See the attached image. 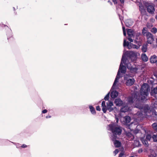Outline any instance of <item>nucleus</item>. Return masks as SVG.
Segmentation results:
<instances>
[{"label":"nucleus","instance_id":"obj_48","mask_svg":"<svg viewBox=\"0 0 157 157\" xmlns=\"http://www.w3.org/2000/svg\"><path fill=\"white\" fill-rule=\"evenodd\" d=\"M143 11H144V10L142 9V10H141V11L142 12Z\"/></svg>","mask_w":157,"mask_h":157},{"label":"nucleus","instance_id":"obj_39","mask_svg":"<svg viewBox=\"0 0 157 157\" xmlns=\"http://www.w3.org/2000/svg\"><path fill=\"white\" fill-rule=\"evenodd\" d=\"M123 155V153H121L119 155V157H121Z\"/></svg>","mask_w":157,"mask_h":157},{"label":"nucleus","instance_id":"obj_37","mask_svg":"<svg viewBox=\"0 0 157 157\" xmlns=\"http://www.w3.org/2000/svg\"><path fill=\"white\" fill-rule=\"evenodd\" d=\"M150 20L152 22H154L155 21V19L153 18H151V19Z\"/></svg>","mask_w":157,"mask_h":157},{"label":"nucleus","instance_id":"obj_19","mask_svg":"<svg viewBox=\"0 0 157 157\" xmlns=\"http://www.w3.org/2000/svg\"><path fill=\"white\" fill-rule=\"evenodd\" d=\"M114 144L116 147H119L121 146L120 142L117 140L114 141Z\"/></svg>","mask_w":157,"mask_h":157},{"label":"nucleus","instance_id":"obj_17","mask_svg":"<svg viewBox=\"0 0 157 157\" xmlns=\"http://www.w3.org/2000/svg\"><path fill=\"white\" fill-rule=\"evenodd\" d=\"M129 105H127V106H124L121 109V111L123 112H127L129 109Z\"/></svg>","mask_w":157,"mask_h":157},{"label":"nucleus","instance_id":"obj_15","mask_svg":"<svg viewBox=\"0 0 157 157\" xmlns=\"http://www.w3.org/2000/svg\"><path fill=\"white\" fill-rule=\"evenodd\" d=\"M133 24V22L131 20H127L125 22V24L126 26L129 27L131 26Z\"/></svg>","mask_w":157,"mask_h":157},{"label":"nucleus","instance_id":"obj_47","mask_svg":"<svg viewBox=\"0 0 157 157\" xmlns=\"http://www.w3.org/2000/svg\"><path fill=\"white\" fill-rule=\"evenodd\" d=\"M50 117H51V116H47L46 117V118H50Z\"/></svg>","mask_w":157,"mask_h":157},{"label":"nucleus","instance_id":"obj_38","mask_svg":"<svg viewBox=\"0 0 157 157\" xmlns=\"http://www.w3.org/2000/svg\"><path fill=\"white\" fill-rule=\"evenodd\" d=\"M47 112V110L46 109H44L42 111V113H45Z\"/></svg>","mask_w":157,"mask_h":157},{"label":"nucleus","instance_id":"obj_34","mask_svg":"<svg viewBox=\"0 0 157 157\" xmlns=\"http://www.w3.org/2000/svg\"><path fill=\"white\" fill-rule=\"evenodd\" d=\"M118 152V150L117 149H116L115 150V151H114V153L115 154V155H116L117 154Z\"/></svg>","mask_w":157,"mask_h":157},{"label":"nucleus","instance_id":"obj_40","mask_svg":"<svg viewBox=\"0 0 157 157\" xmlns=\"http://www.w3.org/2000/svg\"><path fill=\"white\" fill-rule=\"evenodd\" d=\"M113 1L115 4H116L117 3V0H113Z\"/></svg>","mask_w":157,"mask_h":157},{"label":"nucleus","instance_id":"obj_26","mask_svg":"<svg viewBox=\"0 0 157 157\" xmlns=\"http://www.w3.org/2000/svg\"><path fill=\"white\" fill-rule=\"evenodd\" d=\"M151 138V136L150 135L148 134L147 135L146 139L147 141H150Z\"/></svg>","mask_w":157,"mask_h":157},{"label":"nucleus","instance_id":"obj_46","mask_svg":"<svg viewBox=\"0 0 157 157\" xmlns=\"http://www.w3.org/2000/svg\"><path fill=\"white\" fill-rule=\"evenodd\" d=\"M155 18L157 20V14L155 16Z\"/></svg>","mask_w":157,"mask_h":157},{"label":"nucleus","instance_id":"obj_43","mask_svg":"<svg viewBox=\"0 0 157 157\" xmlns=\"http://www.w3.org/2000/svg\"><path fill=\"white\" fill-rule=\"evenodd\" d=\"M120 0L121 3H124V0Z\"/></svg>","mask_w":157,"mask_h":157},{"label":"nucleus","instance_id":"obj_5","mask_svg":"<svg viewBox=\"0 0 157 157\" xmlns=\"http://www.w3.org/2000/svg\"><path fill=\"white\" fill-rule=\"evenodd\" d=\"M127 46L129 49L133 48H134L138 49L139 47L133 44L129 43L128 42H126L125 40H124V46L125 47Z\"/></svg>","mask_w":157,"mask_h":157},{"label":"nucleus","instance_id":"obj_29","mask_svg":"<svg viewBox=\"0 0 157 157\" xmlns=\"http://www.w3.org/2000/svg\"><path fill=\"white\" fill-rule=\"evenodd\" d=\"M147 33V28H144L142 30V33L143 35Z\"/></svg>","mask_w":157,"mask_h":157},{"label":"nucleus","instance_id":"obj_24","mask_svg":"<svg viewBox=\"0 0 157 157\" xmlns=\"http://www.w3.org/2000/svg\"><path fill=\"white\" fill-rule=\"evenodd\" d=\"M152 137L154 141L157 142V134L153 135Z\"/></svg>","mask_w":157,"mask_h":157},{"label":"nucleus","instance_id":"obj_36","mask_svg":"<svg viewBox=\"0 0 157 157\" xmlns=\"http://www.w3.org/2000/svg\"><path fill=\"white\" fill-rule=\"evenodd\" d=\"M96 109L97 110L100 111L101 110V108L100 107L98 106H97L96 108Z\"/></svg>","mask_w":157,"mask_h":157},{"label":"nucleus","instance_id":"obj_3","mask_svg":"<svg viewBox=\"0 0 157 157\" xmlns=\"http://www.w3.org/2000/svg\"><path fill=\"white\" fill-rule=\"evenodd\" d=\"M109 129L114 134V139H116L117 136L115 135H120L122 132V129L121 127L115 124L114 123H112L109 125Z\"/></svg>","mask_w":157,"mask_h":157},{"label":"nucleus","instance_id":"obj_30","mask_svg":"<svg viewBox=\"0 0 157 157\" xmlns=\"http://www.w3.org/2000/svg\"><path fill=\"white\" fill-rule=\"evenodd\" d=\"M157 31V29L155 28H153L151 29V31L152 33H155Z\"/></svg>","mask_w":157,"mask_h":157},{"label":"nucleus","instance_id":"obj_1","mask_svg":"<svg viewBox=\"0 0 157 157\" xmlns=\"http://www.w3.org/2000/svg\"><path fill=\"white\" fill-rule=\"evenodd\" d=\"M123 63H124L125 65H128L127 60L126 59L124 55L122 56L117 74L112 86V90L117 89L118 88L117 83L118 80L121 77L120 75V72L123 73H124L126 72V67L125 66L122 65Z\"/></svg>","mask_w":157,"mask_h":157},{"label":"nucleus","instance_id":"obj_10","mask_svg":"<svg viewBox=\"0 0 157 157\" xmlns=\"http://www.w3.org/2000/svg\"><path fill=\"white\" fill-rule=\"evenodd\" d=\"M114 103L116 106H120L123 104V102L120 99H116L114 101Z\"/></svg>","mask_w":157,"mask_h":157},{"label":"nucleus","instance_id":"obj_45","mask_svg":"<svg viewBox=\"0 0 157 157\" xmlns=\"http://www.w3.org/2000/svg\"><path fill=\"white\" fill-rule=\"evenodd\" d=\"M142 151V150L141 149L139 150L138 151L139 152H141Z\"/></svg>","mask_w":157,"mask_h":157},{"label":"nucleus","instance_id":"obj_49","mask_svg":"<svg viewBox=\"0 0 157 157\" xmlns=\"http://www.w3.org/2000/svg\"><path fill=\"white\" fill-rule=\"evenodd\" d=\"M118 120L117 119V122H118Z\"/></svg>","mask_w":157,"mask_h":157},{"label":"nucleus","instance_id":"obj_31","mask_svg":"<svg viewBox=\"0 0 157 157\" xmlns=\"http://www.w3.org/2000/svg\"><path fill=\"white\" fill-rule=\"evenodd\" d=\"M109 94H108L106 95L105 96L104 98V99L105 100H108L109 99Z\"/></svg>","mask_w":157,"mask_h":157},{"label":"nucleus","instance_id":"obj_51","mask_svg":"<svg viewBox=\"0 0 157 157\" xmlns=\"http://www.w3.org/2000/svg\"><path fill=\"white\" fill-rule=\"evenodd\" d=\"M130 157H134L133 156H130Z\"/></svg>","mask_w":157,"mask_h":157},{"label":"nucleus","instance_id":"obj_18","mask_svg":"<svg viewBox=\"0 0 157 157\" xmlns=\"http://www.w3.org/2000/svg\"><path fill=\"white\" fill-rule=\"evenodd\" d=\"M141 58L143 61L146 62L148 59V58L145 54L143 53L142 54Z\"/></svg>","mask_w":157,"mask_h":157},{"label":"nucleus","instance_id":"obj_16","mask_svg":"<svg viewBox=\"0 0 157 157\" xmlns=\"http://www.w3.org/2000/svg\"><path fill=\"white\" fill-rule=\"evenodd\" d=\"M151 95L153 96H155V95L157 94V87L154 88L151 90Z\"/></svg>","mask_w":157,"mask_h":157},{"label":"nucleus","instance_id":"obj_13","mask_svg":"<svg viewBox=\"0 0 157 157\" xmlns=\"http://www.w3.org/2000/svg\"><path fill=\"white\" fill-rule=\"evenodd\" d=\"M101 107L102 108V110L104 113H105L107 110V106L105 105V102L103 101L101 104Z\"/></svg>","mask_w":157,"mask_h":157},{"label":"nucleus","instance_id":"obj_35","mask_svg":"<svg viewBox=\"0 0 157 157\" xmlns=\"http://www.w3.org/2000/svg\"><path fill=\"white\" fill-rule=\"evenodd\" d=\"M149 157H157V155L155 154L154 155H151L149 156Z\"/></svg>","mask_w":157,"mask_h":157},{"label":"nucleus","instance_id":"obj_42","mask_svg":"<svg viewBox=\"0 0 157 157\" xmlns=\"http://www.w3.org/2000/svg\"><path fill=\"white\" fill-rule=\"evenodd\" d=\"M137 96H136V95H134V98H133V99H134V101H135V100L137 98Z\"/></svg>","mask_w":157,"mask_h":157},{"label":"nucleus","instance_id":"obj_8","mask_svg":"<svg viewBox=\"0 0 157 157\" xmlns=\"http://www.w3.org/2000/svg\"><path fill=\"white\" fill-rule=\"evenodd\" d=\"M127 33L129 37L128 38V40L131 42H132L133 40L131 38L133 36L134 32L131 29H128L127 31Z\"/></svg>","mask_w":157,"mask_h":157},{"label":"nucleus","instance_id":"obj_9","mask_svg":"<svg viewBox=\"0 0 157 157\" xmlns=\"http://www.w3.org/2000/svg\"><path fill=\"white\" fill-rule=\"evenodd\" d=\"M107 109L109 110L110 112L113 109V108L112 106L113 105V102L111 101H109L108 103H107Z\"/></svg>","mask_w":157,"mask_h":157},{"label":"nucleus","instance_id":"obj_32","mask_svg":"<svg viewBox=\"0 0 157 157\" xmlns=\"http://www.w3.org/2000/svg\"><path fill=\"white\" fill-rule=\"evenodd\" d=\"M123 31L124 35V36H126V32L125 31V28L124 27H123Z\"/></svg>","mask_w":157,"mask_h":157},{"label":"nucleus","instance_id":"obj_7","mask_svg":"<svg viewBox=\"0 0 157 157\" xmlns=\"http://www.w3.org/2000/svg\"><path fill=\"white\" fill-rule=\"evenodd\" d=\"M147 37V42L150 44H151L153 41V38L152 35L150 33H147L146 34Z\"/></svg>","mask_w":157,"mask_h":157},{"label":"nucleus","instance_id":"obj_22","mask_svg":"<svg viewBox=\"0 0 157 157\" xmlns=\"http://www.w3.org/2000/svg\"><path fill=\"white\" fill-rule=\"evenodd\" d=\"M129 69H130V70L132 72H136L137 71V69L136 68H134V67H129Z\"/></svg>","mask_w":157,"mask_h":157},{"label":"nucleus","instance_id":"obj_25","mask_svg":"<svg viewBox=\"0 0 157 157\" xmlns=\"http://www.w3.org/2000/svg\"><path fill=\"white\" fill-rule=\"evenodd\" d=\"M152 126L154 129L157 131V124L154 123L152 124Z\"/></svg>","mask_w":157,"mask_h":157},{"label":"nucleus","instance_id":"obj_4","mask_svg":"<svg viewBox=\"0 0 157 157\" xmlns=\"http://www.w3.org/2000/svg\"><path fill=\"white\" fill-rule=\"evenodd\" d=\"M145 5L147 7V10L148 13L151 14L154 13L155 5L154 4L152 3H147Z\"/></svg>","mask_w":157,"mask_h":157},{"label":"nucleus","instance_id":"obj_12","mask_svg":"<svg viewBox=\"0 0 157 157\" xmlns=\"http://www.w3.org/2000/svg\"><path fill=\"white\" fill-rule=\"evenodd\" d=\"M118 95V92L115 90L112 91L111 93V96L112 98H115Z\"/></svg>","mask_w":157,"mask_h":157},{"label":"nucleus","instance_id":"obj_33","mask_svg":"<svg viewBox=\"0 0 157 157\" xmlns=\"http://www.w3.org/2000/svg\"><path fill=\"white\" fill-rule=\"evenodd\" d=\"M147 26L148 28H151L152 26V25L151 24H150L149 25V23L147 24Z\"/></svg>","mask_w":157,"mask_h":157},{"label":"nucleus","instance_id":"obj_21","mask_svg":"<svg viewBox=\"0 0 157 157\" xmlns=\"http://www.w3.org/2000/svg\"><path fill=\"white\" fill-rule=\"evenodd\" d=\"M142 50L144 52H146L147 51V48L146 45H144L143 46Z\"/></svg>","mask_w":157,"mask_h":157},{"label":"nucleus","instance_id":"obj_50","mask_svg":"<svg viewBox=\"0 0 157 157\" xmlns=\"http://www.w3.org/2000/svg\"><path fill=\"white\" fill-rule=\"evenodd\" d=\"M157 46V39H156Z\"/></svg>","mask_w":157,"mask_h":157},{"label":"nucleus","instance_id":"obj_27","mask_svg":"<svg viewBox=\"0 0 157 157\" xmlns=\"http://www.w3.org/2000/svg\"><path fill=\"white\" fill-rule=\"evenodd\" d=\"M142 140V142L143 144L144 145H145L146 146H148V143L147 141V140Z\"/></svg>","mask_w":157,"mask_h":157},{"label":"nucleus","instance_id":"obj_23","mask_svg":"<svg viewBox=\"0 0 157 157\" xmlns=\"http://www.w3.org/2000/svg\"><path fill=\"white\" fill-rule=\"evenodd\" d=\"M140 145V143L138 140H136L134 141V145L136 147L139 146Z\"/></svg>","mask_w":157,"mask_h":157},{"label":"nucleus","instance_id":"obj_14","mask_svg":"<svg viewBox=\"0 0 157 157\" xmlns=\"http://www.w3.org/2000/svg\"><path fill=\"white\" fill-rule=\"evenodd\" d=\"M123 119L124 120V123L126 124L129 123L130 121V118L129 116L125 117H123Z\"/></svg>","mask_w":157,"mask_h":157},{"label":"nucleus","instance_id":"obj_28","mask_svg":"<svg viewBox=\"0 0 157 157\" xmlns=\"http://www.w3.org/2000/svg\"><path fill=\"white\" fill-rule=\"evenodd\" d=\"M128 101L129 103H131L133 102V99L132 97H130L128 98Z\"/></svg>","mask_w":157,"mask_h":157},{"label":"nucleus","instance_id":"obj_11","mask_svg":"<svg viewBox=\"0 0 157 157\" xmlns=\"http://www.w3.org/2000/svg\"><path fill=\"white\" fill-rule=\"evenodd\" d=\"M150 60L151 63H155L157 60V57L155 55H154L150 57Z\"/></svg>","mask_w":157,"mask_h":157},{"label":"nucleus","instance_id":"obj_41","mask_svg":"<svg viewBox=\"0 0 157 157\" xmlns=\"http://www.w3.org/2000/svg\"><path fill=\"white\" fill-rule=\"evenodd\" d=\"M26 147H27V146L25 144H23L22 146V147H23V148Z\"/></svg>","mask_w":157,"mask_h":157},{"label":"nucleus","instance_id":"obj_20","mask_svg":"<svg viewBox=\"0 0 157 157\" xmlns=\"http://www.w3.org/2000/svg\"><path fill=\"white\" fill-rule=\"evenodd\" d=\"M89 108L90 109V111L92 114H94L95 113V109L92 106H90Z\"/></svg>","mask_w":157,"mask_h":157},{"label":"nucleus","instance_id":"obj_44","mask_svg":"<svg viewBox=\"0 0 157 157\" xmlns=\"http://www.w3.org/2000/svg\"><path fill=\"white\" fill-rule=\"evenodd\" d=\"M132 54H133L134 55V56H135V57H136V53H134L133 52H132Z\"/></svg>","mask_w":157,"mask_h":157},{"label":"nucleus","instance_id":"obj_6","mask_svg":"<svg viewBox=\"0 0 157 157\" xmlns=\"http://www.w3.org/2000/svg\"><path fill=\"white\" fill-rule=\"evenodd\" d=\"M124 80H126V84L128 86L133 85L135 82V80L133 78L127 77V76H125Z\"/></svg>","mask_w":157,"mask_h":157},{"label":"nucleus","instance_id":"obj_2","mask_svg":"<svg viewBox=\"0 0 157 157\" xmlns=\"http://www.w3.org/2000/svg\"><path fill=\"white\" fill-rule=\"evenodd\" d=\"M149 90L148 85L147 84H144L140 89V97L141 100L144 101L146 99L148 94V92Z\"/></svg>","mask_w":157,"mask_h":157}]
</instances>
